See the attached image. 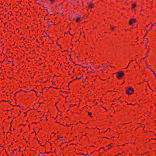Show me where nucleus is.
Segmentation results:
<instances>
[{"mask_svg": "<svg viewBox=\"0 0 156 156\" xmlns=\"http://www.w3.org/2000/svg\"><path fill=\"white\" fill-rule=\"evenodd\" d=\"M103 108H105H105H104V107H103Z\"/></svg>", "mask_w": 156, "mask_h": 156, "instance_id": "33", "label": "nucleus"}, {"mask_svg": "<svg viewBox=\"0 0 156 156\" xmlns=\"http://www.w3.org/2000/svg\"><path fill=\"white\" fill-rule=\"evenodd\" d=\"M132 8L133 9L136 7V5L135 3H133L132 4Z\"/></svg>", "mask_w": 156, "mask_h": 156, "instance_id": "5", "label": "nucleus"}, {"mask_svg": "<svg viewBox=\"0 0 156 156\" xmlns=\"http://www.w3.org/2000/svg\"><path fill=\"white\" fill-rule=\"evenodd\" d=\"M136 22V20L135 19H131L129 21V24L132 25Z\"/></svg>", "mask_w": 156, "mask_h": 156, "instance_id": "3", "label": "nucleus"}, {"mask_svg": "<svg viewBox=\"0 0 156 156\" xmlns=\"http://www.w3.org/2000/svg\"><path fill=\"white\" fill-rule=\"evenodd\" d=\"M129 65H128L127 67L126 68H128V67Z\"/></svg>", "mask_w": 156, "mask_h": 156, "instance_id": "29", "label": "nucleus"}, {"mask_svg": "<svg viewBox=\"0 0 156 156\" xmlns=\"http://www.w3.org/2000/svg\"><path fill=\"white\" fill-rule=\"evenodd\" d=\"M94 7V4H91L89 5V7L90 8H93Z\"/></svg>", "mask_w": 156, "mask_h": 156, "instance_id": "6", "label": "nucleus"}, {"mask_svg": "<svg viewBox=\"0 0 156 156\" xmlns=\"http://www.w3.org/2000/svg\"><path fill=\"white\" fill-rule=\"evenodd\" d=\"M155 76V78H156V76Z\"/></svg>", "mask_w": 156, "mask_h": 156, "instance_id": "32", "label": "nucleus"}, {"mask_svg": "<svg viewBox=\"0 0 156 156\" xmlns=\"http://www.w3.org/2000/svg\"><path fill=\"white\" fill-rule=\"evenodd\" d=\"M81 20V19L80 18L77 17H76V22L78 23H79Z\"/></svg>", "mask_w": 156, "mask_h": 156, "instance_id": "4", "label": "nucleus"}, {"mask_svg": "<svg viewBox=\"0 0 156 156\" xmlns=\"http://www.w3.org/2000/svg\"><path fill=\"white\" fill-rule=\"evenodd\" d=\"M112 147V146L111 144L108 145L107 146V147H108V149L111 148Z\"/></svg>", "mask_w": 156, "mask_h": 156, "instance_id": "7", "label": "nucleus"}, {"mask_svg": "<svg viewBox=\"0 0 156 156\" xmlns=\"http://www.w3.org/2000/svg\"><path fill=\"white\" fill-rule=\"evenodd\" d=\"M69 34L70 35H73L71 34H70L69 33Z\"/></svg>", "mask_w": 156, "mask_h": 156, "instance_id": "24", "label": "nucleus"}, {"mask_svg": "<svg viewBox=\"0 0 156 156\" xmlns=\"http://www.w3.org/2000/svg\"><path fill=\"white\" fill-rule=\"evenodd\" d=\"M107 131H108L107 130L106 131H105L103 133H106V132H107Z\"/></svg>", "mask_w": 156, "mask_h": 156, "instance_id": "19", "label": "nucleus"}, {"mask_svg": "<svg viewBox=\"0 0 156 156\" xmlns=\"http://www.w3.org/2000/svg\"><path fill=\"white\" fill-rule=\"evenodd\" d=\"M129 65H128L127 67L126 68H128V67Z\"/></svg>", "mask_w": 156, "mask_h": 156, "instance_id": "27", "label": "nucleus"}, {"mask_svg": "<svg viewBox=\"0 0 156 156\" xmlns=\"http://www.w3.org/2000/svg\"><path fill=\"white\" fill-rule=\"evenodd\" d=\"M152 26H156V23L153 24Z\"/></svg>", "mask_w": 156, "mask_h": 156, "instance_id": "14", "label": "nucleus"}, {"mask_svg": "<svg viewBox=\"0 0 156 156\" xmlns=\"http://www.w3.org/2000/svg\"><path fill=\"white\" fill-rule=\"evenodd\" d=\"M129 65H128L127 67L126 68H128V67Z\"/></svg>", "mask_w": 156, "mask_h": 156, "instance_id": "28", "label": "nucleus"}, {"mask_svg": "<svg viewBox=\"0 0 156 156\" xmlns=\"http://www.w3.org/2000/svg\"><path fill=\"white\" fill-rule=\"evenodd\" d=\"M148 55L147 54V53L146 54L145 58L147 57H148Z\"/></svg>", "mask_w": 156, "mask_h": 156, "instance_id": "12", "label": "nucleus"}, {"mask_svg": "<svg viewBox=\"0 0 156 156\" xmlns=\"http://www.w3.org/2000/svg\"><path fill=\"white\" fill-rule=\"evenodd\" d=\"M147 68H149V69H151V68L150 67V66H147Z\"/></svg>", "mask_w": 156, "mask_h": 156, "instance_id": "13", "label": "nucleus"}, {"mask_svg": "<svg viewBox=\"0 0 156 156\" xmlns=\"http://www.w3.org/2000/svg\"><path fill=\"white\" fill-rule=\"evenodd\" d=\"M148 86L149 87V88H150V87L148 84Z\"/></svg>", "mask_w": 156, "mask_h": 156, "instance_id": "25", "label": "nucleus"}, {"mask_svg": "<svg viewBox=\"0 0 156 156\" xmlns=\"http://www.w3.org/2000/svg\"><path fill=\"white\" fill-rule=\"evenodd\" d=\"M105 70V69L104 68V69H101V70L102 71H104Z\"/></svg>", "mask_w": 156, "mask_h": 156, "instance_id": "18", "label": "nucleus"}, {"mask_svg": "<svg viewBox=\"0 0 156 156\" xmlns=\"http://www.w3.org/2000/svg\"><path fill=\"white\" fill-rule=\"evenodd\" d=\"M151 70L153 73L154 76H156V73H155L154 71H153L152 69H151Z\"/></svg>", "mask_w": 156, "mask_h": 156, "instance_id": "8", "label": "nucleus"}, {"mask_svg": "<svg viewBox=\"0 0 156 156\" xmlns=\"http://www.w3.org/2000/svg\"><path fill=\"white\" fill-rule=\"evenodd\" d=\"M107 131H110L111 130V129L110 128H108L107 129Z\"/></svg>", "mask_w": 156, "mask_h": 156, "instance_id": "15", "label": "nucleus"}, {"mask_svg": "<svg viewBox=\"0 0 156 156\" xmlns=\"http://www.w3.org/2000/svg\"><path fill=\"white\" fill-rule=\"evenodd\" d=\"M82 154L84 156H86V155H88L87 154H86V155L84 154Z\"/></svg>", "mask_w": 156, "mask_h": 156, "instance_id": "17", "label": "nucleus"}, {"mask_svg": "<svg viewBox=\"0 0 156 156\" xmlns=\"http://www.w3.org/2000/svg\"><path fill=\"white\" fill-rule=\"evenodd\" d=\"M116 77L119 80L121 79L125 76L124 73L122 71H120L116 73Z\"/></svg>", "mask_w": 156, "mask_h": 156, "instance_id": "1", "label": "nucleus"}, {"mask_svg": "<svg viewBox=\"0 0 156 156\" xmlns=\"http://www.w3.org/2000/svg\"><path fill=\"white\" fill-rule=\"evenodd\" d=\"M33 90V91H35V93L36 94H37V92L35 90Z\"/></svg>", "mask_w": 156, "mask_h": 156, "instance_id": "23", "label": "nucleus"}, {"mask_svg": "<svg viewBox=\"0 0 156 156\" xmlns=\"http://www.w3.org/2000/svg\"><path fill=\"white\" fill-rule=\"evenodd\" d=\"M91 154H88V156H91Z\"/></svg>", "mask_w": 156, "mask_h": 156, "instance_id": "22", "label": "nucleus"}, {"mask_svg": "<svg viewBox=\"0 0 156 156\" xmlns=\"http://www.w3.org/2000/svg\"><path fill=\"white\" fill-rule=\"evenodd\" d=\"M130 62L129 63L128 65H129V64H130Z\"/></svg>", "mask_w": 156, "mask_h": 156, "instance_id": "31", "label": "nucleus"}, {"mask_svg": "<svg viewBox=\"0 0 156 156\" xmlns=\"http://www.w3.org/2000/svg\"><path fill=\"white\" fill-rule=\"evenodd\" d=\"M30 90L29 89H27V91L29 92L30 91Z\"/></svg>", "mask_w": 156, "mask_h": 156, "instance_id": "20", "label": "nucleus"}, {"mask_svg": "<svg viewBox=\"0 0 156 156\" xmlns=\"http://www.w3.org/2000/svg\"><path fill=\"white\" fill-rule=\"evenodd\" d=\"M134 90L131 87H128L126 88V94L128 95H131L133 93Z\"/></svg>", "mask_w": 156, "mask_h": 156, "instance_id": "2", "label": "nucleus"}, {"mask_svg": "<svg viewBox=\"0 0 156 156\" xmlns=\"http://www.w3.org/2000/svg\"><path fill=\"white\" fill-rule=\"evenodd\" d=\"M20 108L22 110H23L24 108V107L23 106H22L20 107Z\"/></svg>", "mask_w": 156, "mask_h": 156, "instance_id": "11", "label": "nucleus"}, {"mask_svg": "<svg viewBox=\"0 0 156 156\" xmlns=\"http://www.w3.org/2000/svg\"><path fill=\"white\" fill-rule=\"evenodd\" d=\"M76 79H79V78H77V77H76Z\"/></svg>", "mask_w": 156, "mask_h": 156, "instance_id": "26", "label": "nucleus"}, {"mask_svg": "<svg viewBox=\"0 0 156 156\" xmlns=\"http://www.w3.org/2000/svg\"><path fill=\"white\" fill-rule=\"evenodd\" d=\"M62 137H59V138H58V139H60V140H61V139L62 138Z\"/></svg>", "mask_w": 156, "mask_h": 156, "instance_id": "16", "label": "nucleus"}, {"mask_svg": "<svg viewBox=\"0 0 156 156\" xmlns=\"http://www.w3.org/2000/svg\"><path fill=\"white\" fill-rule=\"evenodd\" d=\"M66 126L67 127H69V125L66 124Z\"/></svg>", "mask_w": 156, "mask_h": 156, "instance_id": "21", "label": "nucleus"}, {"mask_svg": "<svg viewBox=\"0 0 156 156\" xmlns=\"http://www.w3.org/2000/svg\"><path fill=\"white\" fill-rule=\"evenodd\" d=\"M23 40H25V38H23Z\"/></svg>", "mask_w": 156, "mask_h": 156, "instance_id": "30", "label": "nucleus"}, {"mask_svg": "<svg viewBox=\"0 0 156 156\" xmlns=\"http://www.w3.org/2000/svg\"><path fill=\"white\" fill-rule=\"evenodd\" d=\"M88 115L91 116L92 115V113L91 112H88Z\"/></svg>", "mask_w": 156, "mask_h": 156, "instance_id": "9", "label": "nucleus"}, {"mask_svg": "<svg viewBox=\"0 0 156 156\" xmlns=\"http://www.w3.org/2000/svg\"><path fill=\"white\" fill-rule=\"evenodd\" d=\"M115 27H112L111 28V30H113Z\"/></svg>", "mask_w": 156, "mask_h": 156, "instance_id": "10", "label": "nucleus"}]
</instances>
